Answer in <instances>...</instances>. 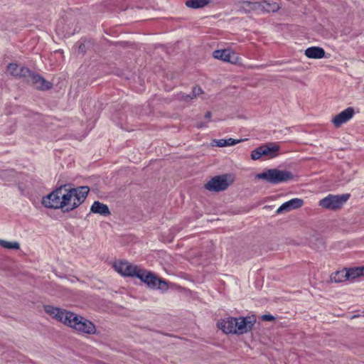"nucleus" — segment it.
I'll use <instances>...</instances> for the list:
<instances>
[{
	"label": "nucleus",
	"instance_id": "1",
	"mask_svg": "<svg viewBox=\"0 0 364 364\" xmlns=\"http://www.w3.org/2000/svg\"><path fill=\"white\" fill-rule=\"evenodd\" d=\"M42 205L50 209H63L68 204V188L66 184L60 185L42 198Z\"/></svg>",
	"mask_w": 364,
	"mask_h": 364
},
{
	"label": "nucleus",
	"instance_id": "2",
	"mask_svg": "<svg viewBox=\"0 0 364 364\" xmlns=\"http://www.w3.org/2000/svg\"><path fill=\"white\" fill-rule=\"evenodd\" d=\"M294 178V176L291 172L277 168L267 169L255 176L256 179H262L271 184H279L281 183L288 182L293 180Z\"/></svg>",
	"mask_w": 364,
	"mask_h": 364
},
{
	"label": "nucleus",
	"instance_id": "3",
	"mask_svg": "<svg viewBox=\"0 0 364 364\" xmlns=\"http://www.w3.org/2000/svg\"><path fill=\"white\" fill-rule=\"evenodd\" d=\"M70 328L82 334H95L96 332L95 326L92 322L70 311Z\"/></svg>",
	"mask_w": 364,
	"mask_h": 364
},
{
	"label": "nucleus",
	"instance_id": "4",
	"mask_svg": "<svg viewBox=\"0 0 364 364\" xmlns=\"http://www.w3.org/2000/svg\"><path fill=\"white\" fill-rule=\"evenodd\" d=\"M232 183L233 178L230 174H223L213 177L204 187L210 191L220 192L225 191Z\"/></svg>",
	"mask_w": 364,
	"mask_h": 364
},
{
	"label": "nucleus",
	"instance_id": "5",
	"mask_svg": "<svg viewBox=\"0 0 364 364\" xmlns=\"http://www.w3.org/2000/svg\"><path fill=\"white\" fill-rule=\"evenodd\" d=\"M350 196L349 193L342 195L328 194L326 197L319 200L318 205L327 210H336L343 207Z\"/></svg>",
	"mask_w": 364,
	"mask_h": 364
},
{
	"label": "nucleus",
	"instance_id": "6",
	"mask_svg": "<svg viewBox=\"0 0 364 364\" xmlns=\"http://www.w3.org/2000/svg\"><path fill=\"white\" fill-rule=\"evenodd\" d=\"M89 191L88 186L70 188V211L77 208L85 201Z\"/></svg>",
	"mask_w": 364,
	"mask_h": 364
},
{
	"label": "nucleus",
	"instance_id": "7",
	"mask_svg": "<svg viewBox=\"0 0 364 364\" xmlns=\"http://www.w3.org/2000/svg\"><path fill=\"white\" fill-rule=\"evenodd\" d=\"M255 323L256 317L254 315L236 318V334L242 335L251 331Z\"/></svg>",
	"mask_w": 364,
	"mask_h": 364
},
{
	"label": "nucleus",
	"instance_id": "8",
	"mask_svg": "<svg viewBox=\"0 0 364 364\" xmlns=\"http://www.w3.org/2000/svg\"><path fill=\"white\" fill-rule=\"evenodd\" d=\"M43 309L50 317L65 326H68V312L66 310L51 305H45Z\"/></svg>",
	"mask_w": 364,
	"mask_h": 364
},
{
	"label": "nucleus",
	"instance_id": "9",
	"mask_svg": "<svg viewBox=\"0 0 364 364\" xmlns=\"http://www.w3.org/2000/svg\"><path fill=\"white\" fill-rule=\"evenodd\" d=\"M243 4L247 6H250L252 9H261L268 13L276 12L279 9V6L277 3L274 1L269 2L266 0L255 2L245 1Z\"/></svg>",
	"mask_w": 364,
	"mask_h": 364
},
{
	"label": "nucleus",
	"instance_id": "10",
	"mask_svg": "<svg viewBox=\"0 0 364 364\" xmlns=\"http://www.w3.org/2000/svg\"><path fill=\"white\" fill-rule=\"evenodd\" d=\"M26 82L32 84L38 90H49L52 87V83L46 80L39 75H36L29 72V75L26 77Z\"/></svg>",
	"mask_w": 364,
	"mask_h": 364
},
{
	"label": "nucleus",
	"instance_id": "11",
	"mask_svg": "<svg viewBox=\"0 0 364 364\" xmlns=\"http://www.w3.org/2000/svg\"><path fill=\"white\" fill-rule=\"evenodd\" d=\"M213 56L224 62L235 64L238 60L237 54L230 49L216 50L213 52Z\"/></svg>",
	"mask_w": 364,
	"mask_h": 364
},
{
	"label": "nucleus",
	"instance_id": "12",
	"mask_svg": "<svg viewBox=\"0 0 364 364\" xmlns=\"http://www.w3.org/2000/svg\"><path fill=\"white\" fill-rule=\"evenodd\" d=\"M353 107H349L336 114L332 119V122L336 127H340L343 124L348 122L354 115Z\"/></svg>",
	"mask_w": 364,
	"mask_h": 364
},
{
	"label": "nucleus",
	"instance_id": "13",
	"mask_svg": "<svg viewBox=\"0 0 364 364\" xmlns=\"http://www.w3.org/2000/svg\"><path fill=\"white\" fill-rule=\"evenodd\" d=\"M115 270L124 277H134L137 266L133 265L128 262H120L114 265Z\"/></svg>",
	"mask_w": 364,
	"mask_h": 364
},
{
	"label": "nucleus",
	"instance_id": "14",
	"mask_svg": "<svg viewBox=\"0 0 364 364\" xmlns=\"http://www.w3.org/2000/svg\"><path fill=\"white\" fill-rule=\"evenodd\" d=\"M7 72L15 77L25 81L29 75L30 70L27 68L19 67L16 63H9L7 66Z\"/></svg>",
	"mask_w": 364,
	"mask_h": 364
},
{
	"label": "nucleus",
	"instance_id": "15",
	"mask_svg": "<svg viewBox=\"0 0 364 364\" xmlns=\"http://www.w3.org/2000/svg\"><path fill=\"white\" fill-rule=\"evenodd\" d=\"M151 289H158L163 291L168 289L167 282L165 280L159 279L154 273L150 272L148 279L145 283Z\"/></svg>",
	"mask_w": 364,
	"mask_h": 364
},
{
	"label": "nucleus",
	"instance_id": "16",
	"mask_svg": "<svg viewBox=\"0 0 364 364\" xmlns=\"http://www.w3.org/2000/svg\"><path fill=\"white\" fill-rule=\"evenodd\" d=\"M236 318L228 317L218 322V327L227 334H236L235 329Z\"/></svg>",
	"mask_w": 364,
	"mask_h": 364
},
{
	"label": "nucleus",
	"instance_id": "17",
	"mask_svg": "<svg viewBox=\"0 0 364 364\" xmlns=\"http://www.w3.org/2000/svg\"><path fill=\"white\" fill-rule=\"evenodd\" d=\"M304 204V200L300 198H293L289 201L284 203L277 210V213L279 214L283 212L290 211L301 207Z\"/></svg>",
	"mask_w": 364,
	"mask_h": 364
},
{
	"label": "nucleus",
	"instance_id": "18",
	"mask_svg": "<svg viewBox=\"0 0 364 364\" xmlns=\"http://www.w3.org/2000/svg\"><path fill=\"white\" fill-rule=\"evenodd\" d=\"M261 147L262 151V156L272 159L279 154V146L276 144H267L262 145Z\"/></svg>",
	"mask_w": 364,
	"mask_h": 364
},
{
	"label": "nucleus",
	"instance_id": "19",
	"mask_svg": "<svg viewBox=\"0 0 364 364\" xmlns=\"http://www.w3.org/2000/svg\"><path fill=\"white\" fill-rule=\"evenodd\" d=\"M305 55L309 58L321 59L325 56L323 48L317 46H311L305 50Z\"/></svg>",
	"mask_w": 364,
	"mask_h": 364
},
{
	"label": "nucleus",
	"instance_id": "20",
	"mask_svg": "<svg viewBox=\"0 0 364 364\" xmlns=\"http://www.w3.org/2000/svg\"><path fill=\"white\" fill-rule=\"evenodd\" d=\"M90 211L93 213L100 214L105 217L109 216L111 214L108 206L100 201H95L93 203L90 208Z\"/></svg>",
	"mask_w": 364,
	"mask_h": 364
},
{
	"label": "nucleus",
	"instance_id": "21",
	"mask_svg": "<svg viewBox=\"0 0 364 364\" xmlns=\"http://www.w3.org/2000/svg\"><path fill=\"white\" fill-rule=\"evenodd\" d=\"M348 275L346 269H343L331 274L330 279L332 282L340 283L348 280Z\"/></svg>",
	"mask_w": 364,
	"mask_h": 364
},
{
	"label": "nucleus",
	"instance_id": "22",
	"mask_svg": "<svg viewBox=\"0 0 364 364\" xmlns=\"http://www.w3.org/2000/svg\"><path fill=\"white\" fill-rule=\"evenodd\" d=\"M241 139H235L232 138H229L227 139H215L213 141L214 144L218 147H225V146H233L239 142H240Z\"/></svg>",
	"mask_w": 364,
	"mask_h": 364
},
{
	"label": "nucleus",
	"instance_id": "23",
	"mask_svg": "<svg viewBox=\"0 0 364 364\" xmlns=\"http://www.w3.org/2000/svg\"><path fill=\"white\" fill-rule=\"evenodd\" d=\"M210 2V0H188L186 1V6L191 9H197L205 7Z\"/></svg>",
	"mask_w": 364,
	"mask_h": 364
},
{
	"label": "nucleus",
	"instance_id": "24",
	"mask_svg": "<svg viewBox=\"0 0 364 364\" xmlns=\"http://www.w3.org/2000/svg\"><path fill=\"white\" fill-rule=\"evenodd\" d=\"M346 272L348 274V280H353L360 276H364V267L350 268Z\"/></svg>",
	"mask_w": 364,
	"mask_h": 364
},
{
	"label": "nucleus",
	"instance_id": "25",
	"mask_svg": "<svg viewBox=\"0 0 364 364\" xmlns=\"http://www.w3.org/2000/svg\"><path fill=\"white\" fill-rule=\"evenodd\" d=\"M0 246L8 250H18L20 248V244L18 242L4 240H0Z\"/></svg>",
	"mask_w": 364,
	"mask_h": 364
},
{
	"label": "nucleus",
	"instance_id": "26",
	"mask_svg": "<svg viewBox=\"0 0 364 364\" xmlns=\"http://www.w3.org/2000/svg\"><path fill=\"white\" fill-rule=\"evenodd\" d=\"M149 273L150 271L137 267L134 277L139 279L142 282L145 284L146 280L148 279V276Z\"/></svg>",
	"mask_w": 364,
	"mask_h": 364
},
{
	"label": "nucleus",
	"instance_id": "27",
	"mask_svg": "<svg viewBox=\"0 0 364 364\" xmlns=\"http://www.w3.org/2000/svg\"><path fill=\"white\" fill-rule=\"evenodd\" d=\"M262 156V151L261 146L254 149L251 152V159L252 160H258Z\"/></svg>",
	"mask_w": 364,
	"mask_h": 364
},
{
	"label": "nucleus",
	"instance_id": "28",
	"mask_svg": "<svg viewBox=\"0 0 364 364\" xmlns=\"http://www.w3.org/2000/svg\"><path fill=\"white\" fill-rule=\"evenodd\" d=\"M201 93H203L202 89L198 86H195L193 87L191 96L193 97V98H195Z\"/></svg>",
	"mask_w": 364,
	"mask_h": 364
},
{
	"label": "nucleus",
	"instance_id": "29",
	"mask_svg": "<svg viewBox=\"0 0 364 364\" xmlns=\"http://www.w3.org/2000/svg\"><path fill=\"white\" fill-rule=\"evenodd\" d=\"M178 98L181 100H183L185 102H190L192 99H193V97L191 96V94L186 95V94L181 93L178 95Z\"/></svg>",
	"mask_w": 364,
	"mask_h": 364
},
{
	"label": "nucleus",
	"instance_id": "30",
	"mask_svg": "<svg viewBox=\"0 0 364 364\" xmlns=\"http://www.w3.org/2000/svg\"><path fill=\"white\" fill-rule=\"evenodd\" d=\"M86 48L87 46L85 42H80L77 49L78 53L84 54L86 52Z\"/></svg>",
	"mask_w": 364,
	"mask_h": 364
},
{
	"label": "nucleus",
	"instance_id": "31",
	"mask_svg": "<svg viewBox=\"0 0 364 364\" xmlns=\"http://www.w3.org/2000/svg\"><path fill=\"white\" fill-rule=\"evenodd\" d=\"M262 321H274L275 318H274V316H273L271 314H264V315H262Z\"/></svg>",
	"mask_w": 364,
	"mask_h": 364
},
{
	"label": "nucleus",
	"instance_id": "32",
	"mask_svg": "<svg viewBox=\"0 0 364 364\" xmlns=\"http://www.w3.org/2000/svg\"><path fill=\"white\" fill-rule=\"evenodd\" d=\"M196 127L198 129H200V128H203V127H207V123H205V122H199V123H197Z\"/></svg>",
	"mask_w": 364,
	"mask_h": 364
},
{
	"label": "nucleus",
	"instance_id": "33",
	"mask_svg": "<svg viewBox=\"0 0 364 364\" xmlns=\"http://www.w3.org/2000/svg\"><path fill=\"white\" fill-rule=\"evenodd\" d=\"M211 112L210 111H208L205 114V119H210V117H211Z\"/></svg>",
	"mask_w": 364,
	"mask_h": 364
},
{
	"label": "nucleus",
	"instance_id": "34",
	"mask_svg": "<svg viewBox=\"0 0 364 364\" xmlns=\"http://www.w3.org/2000/svg\"><path fill=\"white\" fill-rule=\"evenodd\" d=\"M82 137H84V135H82V136H80V137H78L77 139L81 140Z\"/></svg>",
	"mask_w": 364,
	"mask_h": 364
}]
</instances>
